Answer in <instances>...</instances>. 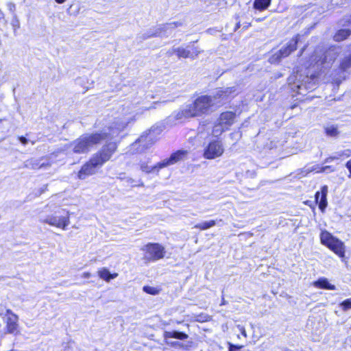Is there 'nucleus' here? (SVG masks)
Segmentation results:
<instances>
[{
    "instance_id": "nucleus-40",
    "label": "nucleus",
    "mask_w": 351,
    "mask_h": 351,
    "mask_svg": "<svg viewBox=\"0 0 351 351\" xmlns=\"http://www.w3.org/2000/svg\"><path fill=\"white\" fill-rule=\"evenodd\" d=\"M148 148V146H143L141 149V152L144 151L145 149H147Z\"/></svg>"
},
{
    "instance_id": "nucleus-3",
    "label": "nucleus",
    "mask_w": 351,
    "mask_h": 351,
    "mask_svg": "<svg viewBox=\"0 0 351 351\" xmlns=\"http://www.w3.org/2000/svg\"><path fill=\"white\" fill-rule=\"evenodd\" d=\"M108 136V134L106 132L83 134L72 142V151L77 154L88 153L93 146L101 143Z\"/></svg>"
},
{
    "instance_id": "nucleus-30",
    "label": "nucleus",
    "mask_w": 351,
    "mask_h": 351,
    "mask_svg": "<svg viewBox=\"0 0 351 351\" xmlns=\"http://www.w3.org/2000/svg\"><path fill=\"white\" fill-rule=\"evenodd\" d=\"M141 169L143 171L147 173H151L153 170L156 169V168H154V167H152V168H149L146 164H143L141 165ZM156 169H158V168H156Z\"/></svg>"
},
{
    "instance_id": "nucleus-22",
    "label": "nucleus",
    "mask_w": 351,
    "mask_h": 351,
    "mask_svg": "<svg viewBox=\"0 0 351 351\" xmlns=\"http://www.w3.org/2000/svg\"><path fill=\"white\" fill-rule=\"evenodd\" d=\"M325 134L328 136L335 137L339 134L338 128L337 125H329L324 129Z\"/></svg>"
},
{
    "instance_id": "nucleus-24",
    "label": "nucleus",
    "mask_w": 351,
    "mask_h": 351,
    "mask_svg": "<svg viewBox=\"0 0 351 351\" xmlns=\"http://www.w3.org/2000/svg\"><path fill=\"white\" fill-rule=\"evenodd\" d=\"M340 306L343 311L351 308V298L344 300L340 303Z\"/></svg>"
},
{
    "instance_id": "nucleus-13",
    "label": "nucleus",
    "mask_w": 351,
    "mask_h": 351,
    "mask_svg": "<svg viewBox=\"0 0 351 351\" xmlns=\"http://www.w3.org/2000/svg\"><path fill=\"white\" fill-rule=\"evenodd\" d=\"M235 91L236 89L234 86L219 88L213 95L212 99L213 100L214 99L217 102L228 100V99L234 97Z\"/></svg>"
},
{
    "instance_id": "nucleus-14",
    "label": "nucleus",
    "mask_w": 351,
    "mask_h": 351,
    "mask_svg": "<svg viewBox=\"0 0 351 351\" xmlns=\"http://www.w3.org/2000/svg\"><path fill=\"white\" fill-rule=\"evenodd\" d=\"M328 186L324 185L321 187L320 191H317L315 194V201L318 204V206L322 213H324L328 206L327 201Z\"/></svg>"
},
{
    "instance_id": "nucleus-29",
    "label": "nucleus",
    "mask_w": 351,
    "mask_h": 351,
    "mask_svg": "<svg viewBox=\"0 0 351 351\" xmlns=\"http://www.w3.org/2000/svg\"><path fill=\"white\" fill-rule=\"evenodd\" d=\"M243 348L241 345H234L232 343H228V351H237Z\"/></svg>"
},
{
    "instance_id": "nucleus-1",
    "label": "nucleus",
    "mask_w": 351,
    "mask_h": 351,
    "mask_svg": "<svg viewBox=\"0 0 351 351\" xmlns=\"http://www.w3.org/2000/svg\"><path fill=\"white\" fill-rule=\"evenodd\" d=\"M118 141L106 142L86 162H84L77 173L80 180H84L88 176L96 173L97 169L101 168L109 161L118 149Z\"/></svg>"
},
{
    "instance_id": "nucleus-41",
    "label": "nucleus",
    "mask_w": 351,
    "mask_h": 351,
    "mask_svg": "<svg viewBox=\"0 0 351 351\" xmlns=\"http://www.w3.org/2000/svg\"><path fill=\"white\" fill-rule=\"evenodd\" d=\"M249 25H250V23H249V25H248L247 26H245V29H246V28H247V27H248Z\"/></svg>"
},
{
    "instance_id": "nucleus-18",
    "label": "nucleus",
    "mask_w": 351,
    "mask_h": 351,
    "mask_svg": "<svg viewBox=\"0 0 351 351\" xmlns=\"http://www.w3.org/2000/svg\"><path fill=\"white\" fill-rule=\"evenodd\" d=\"M165 339H178L180 340H186L189 338V335L184 332L180 331H165L164 332Z\"/></svg>"
},
{
    "instance_id": "nucleus-31",
    "label": "nucleus",
    "mask_w": 351,
    "mask_h": 351,
    "mask_svg": "<svg viewBox=\"0 0 351 351\" xmlns=\"http://www.w3.org/2000/svg\"><path fill=\"white\" fill-rule=\"evenodd\" d=\"M346 167L348 169L349 171L348 177L351 178V158L346 162Z\"/></svg>"
},
{
    "instance_id": "nucleus-6",
    "label": "nucleus",
    "mask_w": 351,
    "mask_h": 351,
    "mask_svg": "<svg viewBox=\"0 0 351 351\" xmlns=\"http://www.w3.org/2000/svg\"><path fill=\"white\" fill-rule=\"evenodd\" d=\"M225 152L222 141L217 138L210 140L204 147L203 156L207 160H213L221 157Z\"/></svg>"
},
{
    "instance_id": "nucleus-16",
    "label": "nucleus",
    "mask_w": 351,
    "mask_h": 351,
    "mask_svg": "<svg viewBox=\"0 0 351 351\" xmlns=\"http://www.w3.org/2000/svg\"><path fill=\"white\" fill-rule=\"evenodd\" d=\"M351 35V30L349 29H340L333 35V40L335 42H341L346 40Z\"/></svg>"
},
{
    "instance_id": "nucleus-20",
    "label": "nucleus",
    "mask_w": 351,
    "mask_h": 351,
    "mask_svg": "<svg viewBox=\"0 0 351 351\" xmlns=\"http://www.w3.org/2000/svg\"><path fill=\"white\" fill-rule=\"evenodd\" d=\"M271 0H254V8L258 10H266L271 4Z\"/></svg>"
},
{
    "instance_id": "nucleus-23",
    "label": "nucleus",
    "mask_w": 351,
    "mask_h": 351,
    "mask_svg": "<svg viewBox=\"0 0 351 351\" xmlns=\"http://www.w3.org/2000/svg\"><path fill=\"white\" fill-rule=\"evenodd\" d=\"M143 290L146 293L152 295H158L160 292V289H158L157 287H154L148 286V285L144 286L143 287Z\"/></svg>"
},
{
    "instance_id": "nucleus-27",
    "label": "nucleus",
    "mask_w": 351,
    "mask_h": 351,
    "mask_svg": "<svg viewBox=\"0 0 351 351\" xmlns=\"http://www.w3.org/2000/svg\"><path fill=\"white\" fill-rule=\"evenodd\" d=\"M196 320L199 322H206L211 320V317L208 315H204L202 313L197 316Z\"/></svg>"
},
{
    "instance_id": "nucleus-26",
    "label": "nucleus",
    "mask_w": 351,
    "mask_h": 351,
    "mask_svg": "<svg viewBox=\"0 0 351 351\" xmlns=\"http://www.w3.org/2000/svg\"><path fill=\"white\" fill-rule=\"evenodd\" d=\"M11 25L14 30V34L16 33L17 30L20 28V22L16 16H14L11 22Z\"/></svg>"
},
{
    "instance_id": "nucleus-19",
    "label": "nucleus",
    "mask_w": 351,
    "mask_h": 351,
    "mask_svg": "<svg viewBox=\"0 0 351 351\" xmlns=\"http://www.w3.org/2000/svg\"><path fill=\"white\" fill-rule=\"evenodd\" d=\"M217 223V221L215 219H211L209 221H203L201 223H198L194 226V228L199 230L204 231L208 230L213 226H215Z\"/></svg>"
},
{
    "instance_id": "nucleus-32",
    "label": "nucleus",
    "mask_w": 351,
    "mask_h": 351,
    "mask_svg": "<svg viewBox=\"0 0 351 351\" xmlns=\"http://www.w3.org/2000/svg\"><path fill=\"white\" fill-rule=\"evenodd\" d=\"M239 330H240L241 335L243 337H247V332H246V330H245V328L243 326H239Z\"/></svg>"
},
{
    "instance_id": "nucleus-17",
    "label": "nucleus",
    "mask_w": 351,
    "mask_h": 351,
    "mask_svg": "<svg viewBox=\"0 0 351 351\" xmlns=\"http://www.w3.org/2000/svg\"><path fill=\"white\" fill-rule=\"evenodd\" d=\"M97 275L101 279H102L106 282H110L111 280L117 278L118 276V274L117 273L111 274L106 267H102L98 270Z\"/></svg>"
},
{
    "instance_id": "nucleus-37",
    "label": "nucleus",
    "mask_w": 351,
    "mask_h": 351,
    "mask_svg": "<svg viewBox=\"0 0 351 351\" xmlns=\"http://www.w3.org/2000/svg\"><path fill=\"white\" fill-rule=\"evenodd\" d=\"M55 1L58 3L62 4V3H64L66 0H55Z\"/></svg>"
},
{
    "instance_id": "nucleus-35",
    "label": "nucleus",
    "mask_w": 351,
    "mask_h": 351,
    "mask_svg": "<svg viewBox=\"0 0 351 351\" xmlns=\"http://www.w3.org/2000/svg\"><path fill=\"white\" fill-rule=\"evenodd\" d=\"M304 204L305 205H308V206H310V207H311L313 209H314V207H312V206H311V202H310L309 200H306V201L304 202Z\"/></svg>"
},
{
    "instance_id": "nucleus-9",
    "label": "nucleus",
    "mask_w": 351,
    "mask_h": 351,
    "mask_svg": "<svg viewBox=\"0 0 351 351\" xmlns=\"http://www.w3.org/2000/svg\"><path fill=\"white\" fill-rule=\"evenodd\" d=\"M64 215H57V213H56L53 215H49L42 222L51 226L66 230L70 224V213L66 210H64Z\"/></svg>"
},
{
    "instance_id": "nucleus-4",
    "label": "nucleus",
    "mask_w": 351,
    "mask_h": 351,
    "mask_svg": "<svg viewBox=\"0 0 351 351\" xmlns=\"http://www.w3.org/2000/svg\"><path fill=\"white\" fill-rule=\"evenodd\" d=\"M320 243L341 258H345L346 246L344 243L333 236L326 230H322L319 234Z\"/></svg>"
},
{
    "instance_id": "nucleus-12",
    "label": "nucleus",
    "mask_w": 351,
    "mask_h": 351,
    "mask_svg": "<svg viewBox=\"0 0 351 351\" xmlns=\"http://www.w3.org/2000/svg\"><path fill=\"white\" fill-rule=\"evenodd\" d=\"M178 58L195 59L201 53V51L195 45H189L186 48L178 47L173 50Z\"/></svg>"
},
{
    "instance_id": "nucleus-34",
    "label": "nucleus",
    "mask_w": 351,
    "mask_h": 351,
    "mask_svg": "<svg viewBox=\"0 0 351 351\" xmlns=\"http://www.w3.org/2000/svg\"><path fill=\"white\" fill-rule=\"evenodd\" d=\"M327 169H329L330 171H331V172L334 171V168L332 166H325V167H322L323 171H325Z\"/></svg>"
},
{
    "instance_id": "nucleus-33",
    "label": "nucleus",
    "mask_w": 351,
    "mask_h": 351,
    "mask_svg": "<svg viewBox=\"0 0 351 351\" xmlns=\"http://www.w3.org/2000/svg\"><path fill=\"white\" fill-rule=\"evenodd\" d=\"M19 140L23 144V145H25L27 143V139L23 136H21L19 137Z\"/></svg>"
},
{
    "instance_id": "nucleus-5",
    "label": "nucleus",
    "mask_w": 351,
    "mask_h": 351,
    "mask_svg": "<svg viewBox=\"0 0 351 351\" xmlns=\"http://www.w3.org/2000/svg\"><path fill=\"white\" fill-rule=\"evenodd\" d=\"M141 250L143 252V260L145 263L156 262L163 259L166 256V249L159 243L149 242L144 245Z\"/></svg>"
},
{
    "instance_id": "nucleus-25",
    "label": "nucleus",
    "mask_w": 351,
    "mask_h": 351,
    "mask_svg": "<svg viewBox=\"0 0 351 351\" xmlns=\"http://www.w3.org/2000/svg\"><path fill=\"white\" fill-rule=\"evenodd\" d=\"M346 156L348 157L349 155H346L343 152L338 154L337 156H330L325 159V162H330L335 160H338L339 158Z\"/></svg>"
},
{
    "instance_id": "nucleus-10",
    "label": "nucleus",
    "mask_w": 351,
    "mask_h": 351,
    "mask_svg": "<svg viewBox=\"0 0 351 351\" xmlns=\"http://www.w3.org/2000/svg\"><path fill=\"white\" fill-rule=\"evenodd\" d=\"M187 154L188 152L186 150H177L173 152L169 158L156 163L154 166V168H158V170H160L167 166L173 165L180 160H182L186 157Z\"/></svg>"
},
{
    "instance_id": "nucleus-2",
    "label": "nucleus",
    "mask_w": 351,
    "mask_h": 351,
    "mask_svg": "<svg viewBox=\"0 0 351 351\" xmlns=\"http://www.w3.org/2000/svg\"><path fill=\"white\" fill-rule=\"evenodd\" d=\"M212 96L204 95L197 97L186 108L180 110L176 118L191 119L208 114L213 106Z\"/></svg>"
},
{
    "instance_id": "nucleus-21",
    "label": "nucleus",
    "mask_w": 351,
    "mask_h": 351,
    "mask_svg": "<svg viewBox=\"0 0 351 351\" xmlns=\"http://www.w3.org/2000/svg\"><path fill=\"white\" fill-rule=\"evenodd\" d=\"M350 67H351V54L349 55L348 56L344 57L342 59V60L339 63V69L341 72H345Z\"/></svg>"
},
{
    "instance_id": "nucleus-38",
    "label": "nucleus",
    "mask_w": 351,
    "mask_h": 351,
    "mask_svg": "<svg viewBox=\"0 0 351 351\" xmlns=\"http://www.w3.org/2000/svg\"><path fill=\"white\" fill-rule=\"evenodd\" d=\"M84 276L85 278H89L90 276V274L88 272H85V273H84Z\"/></svg>"
},
{
    "instance_id": "nucleus-15",
    "label": "nucleus",
    "mask_w": 351,
    "mask_h": 351,
    "mask_svg": "<svg viewBox=\"0 0 351 351\" xmlns=\"http://www.w3.org/2000/svg\"><path fill=\"white\" fill-rule=\"evenodd\" d=\"M313 285L318 288L326 290H335L336 287L330 284L326 278H319L316 281L313 282Z\"/></svg>"
},
{
    "instance_id": "nucleus-7",
    "label": "nucleus",
    "mask_w": 351,
    "mask_h": 351,
    "mask_svg": "<svg viewBox=\"0 0 351 351\" xmlns=\"http://www.w3.org/2000/svg\"><path fill=\"white\" fill-rule=\"evenodd\" d=\"M300 34H296L292 37L287 45L282 47L271 57L272 63H279L282 59L288 57L291 53L297 49L298 43L300 40Z\"/></svg>"
},
{
    "instance_id": "nucleus-11",
    "label": "nucleus",
    "mask_w": 351,
    "mask_h": 351,
    "mask_svg": "<svg viewBox=\"0 0 351 351\" xmlns=\"http://www.w3.org/2000/svg\"><path fill=\"white\" fill-rule=\"evenodd\" d=\"M7 319L5 321L6 332L9 334L17 335L19 333V317L10 309L5 311Z\"/></svg>"
},
{
    "instance_id": "nucleus-36",
    "label": "nucleus",
    "mask_w": 351,
    "mask_h": 351,
    "mask_svg": "<svg viewBox=\"0 0 351 351\" xmlns=\"http://www.w3.org/2000/svg\"><path fill=\"white\" fill-rule=\"evenodd\" d=\"M240 26H241V24H240V22L239 21V22L237 23V24L235 25V27H234V29L235 30L238 29L240 27Z\"/></svg>"
},
{
    "instance_id": "nucleus-8",
    "label": "nucleus",
    "mask_w": 351,
    "mask_h": 351,
    "mask_svg": "<svg viewBox=\"0 0 351 351\" xmlns=\"http://www.w3.org/2000/svg\"><path fill=\"white\" fill-rule=\"evenodd\" d=\"M237 114L234 111L226 110L221 112L217 119L214 128H219V133L221 134L227 130L235 123Z\"/></svg>"
},
{
    "instance_id": "nucleus-39",
    "label": "nucleus",
    "mask_w": 351,
    "mask_h": 351,
    "mask_svg": "<svg viewBox=\"0 0 351 351\" xmlns=\"http://www.w3.org/2000/svg\"><path fill=\"white\" fill-rule=\"evenodd\" d=\"M296 106H297V104H295L291 105V106H290V108H291V109H293V108H295Z\"/></svg>"
},
{
    "instance_id": "nucleus-28",
    "label": "nucleus",
    "mask_w": 351,
    "mask_h": 351,
    "mask_svg": "<svg viewBox=\"0 0 351 351\" xmlns=\"http://www.w3.org/2000/svg\"><path fill=\"white\" fill-rule=\"evenodd\" d=\"M182 25V23L180 22V21H173V22H171V23H166L165 25L166 29H167V28H171V29L177 28V27H180Z\"/></svg>"
}]
</instances>
